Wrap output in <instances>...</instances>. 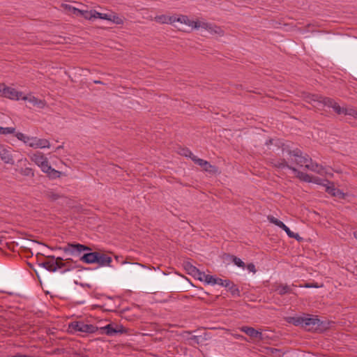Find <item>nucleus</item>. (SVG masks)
I'll return each mask as SVG.
<instances>
[{"instance_id":"4d7b16f0","label":"nucleus","mask_w":357,"mask_h":357,"mask_svg":"<svg viewBox=\"0 0 357 357\" xmlns=\"http://www.w3.org/2000/svg\"><path fill=\"white\" fill-rule=\"evenodd\" d=\"M68 270H69L68 268H66L65 270H63V271H62V273H65V272H66V271H68Z\"/></svg>"},{"instance_id":"a18cd8bd","label":"nucleus","mask_w":357,"mask_h":357,"mask_svg":"<svg viewBox=\"0 0 357 357\" xmlns=\"http://www.w3.org/2000/svg\"><path fill=\"white\" fill-rule=\"evenodd\" d=\"M56 262L58 263V270L66 266L68 262H63V259L61 257H56Z\"/></svg>"},{"instance_id":"13d9d810","label":"nucleus","mask_w":357,"mask_h":357,"mask_svg":"<svg viewBox=\"0 0 357 357\" xmlns=\"http://www.w3.org/2000/svg\"><path fill=\"white\" fill-rule=\"evenodd\" d=\"M2 90H3L2 86L0 85V92L2 93Z\"/></svg>"},{"instance_id":"5701e85b","label":"nucleus","mask_w":357,"mask_h":357,"mask_svg":"<svg viewBox=\"0 0 357 357\" xmlns=\"http://www.w3.org/2000/svg\"><path fill=\"white\" fill-rule=\"evenodd\" d=\"M94 10H82L75 8V13H79L84 19L91 20L94 19Z\"/></svg>"},{"instance_id":"dca6fc26","label":"nucleus","mask_w":357,"mask_h":357,"mask_svg":"<svg viewBox=\"0 0 357 357\" xmlns=\"http://www.w3.org/2000/svg\"><path fill=\"white\" fill-rule=\"evenodd\" d=\"M22 100H26L31 103L33 106H36L39 108H44L46 103L45 100H40L33 96H23Z\"/></svg>"},{"instance_id":"e433bc0d","label":"nucleus","mask_w":357,"mask_h":357,"mask_svg":"<svg viewBox=\"0 0 357 357\" xmlns=\"http://www.w3.org/2000/svg\"><path fill=\"white\" fill-rule=\"evenodd\" d=\"M93 13H94L93 15H95L94 19L100 18V19L106 20H108L109 19H110L109 17V13H101L95 10H94Z\"/></svg>"},{"instance_id":"c756f323","label":"nucleus","mask_w":357,"mask_h":357,"mask_svg":"<svg viewBox=\"0 0 357 357\" xmlns=\"http://www.w3.org/2000/svg\"><path fill=\"white\" fill-rule=\"evenodd\" d=\"M0 135H10V134H15L17 133V132H15V128H13V127H6V128H3V127H0Z\"/></svg>"},{"instance_id":"603ef678","label":"nucleus","mask_w":357,"mask_h":357,"mask_svg":"<svg viewBox=\"0 0 357 357\" xmlns=\"http://www.w3.org/2000/svg\"><path fill=\"white\" fill-rule=\"evenodd\" d=\"M198 339H199V337H198V336H196V335H195V336H193V337H192V340H195V341H196V342H198Z\"/></svg>"},{"instance_id":"5fc2aeb1","label":"nucleus","mask_w":357,"mask_h":357,"mask_svg":"<svg viewBox=\"0 0 357 357\" xmlns=\"http://www.w3.org/2000/svg\"><path fill=\"white\" fill-rule=\"evenodd\" d=\"M134 265H136V266H142V267H144V266L141 265L139 263H135L133 264Z\"/></svg>"},{"instance_id":"b1692460","label":"nucleus","mask_w":357,"mask_h":357,"mask_svg":"<svg viewBox=\"0 0 357 357\" xmlns=\"http://www.w3.org/2000/svg\"><path fill=\"white\" fill-rule=\"evenodd\" d=\"M33 149L50 148V143L46 139L38 138L36 144H33Z\"/></svg>"},{"instance_id":"c9c22d12","label":"nucleus","mask_w":357,"mask_h":357,"mask_svg":"<svg viewBox=\"0 0 357 357\" xmlns=\"http://www.w3.org/2000/svg\"><path fill=\"white\" fill-rule=\"evenodd\" d=\"M217 278H215L213 275L206 274L205 278L203 279L206 283L214 285L216 284Z\"/></svg>"},{"instance_id":"f704fd0d","label":"nucleus","mask_w":357,"mask_h":357,"mask_svg":"<svg viewBox=\"0 0 357 357\" xmlns=\"http://www.w3.org/2000/svg\"><path fill=\"white\" fill-rule=\"evenodd\" d=\"M230 257L232 259L233 263L238 267L244 268L245 266V263L238 257L231 255Z\"/></svg>"},{"instance_id":"0eeeda50","label":"nucleus","mask_w":357,"mask_h":357,"mask_svg":"<svg viewBox=\"0 0 357 357\" xmlns=\"http://www.w3.org/2000/svg\"><path fill=\"white\" fill-rule=\"evenodd\" d=\"M325 98L326 97L318 94L306 93L304 95L305 100L317 107H323Z\"/></svg>"},{"instance_id":"7ed1b4c3","label":"nucleus","mask_w":357,"mask_h":357,"mask_svg":"<svg viewBox=\"0 0 357 357\" xmlns=\"http://www.w3.org/2000/svg\"><path fill=\"white\" fill-rule=\"evenodd\" d=\"M59 249L62 250L65 253L74 257L79 256L81 252L84 251L91 250V248L79 243H68L66 246L59 248Z\"/></svg>"},{"instance_id":"58836bf2","label":"nucleus","mask_w":357,"mask_h":357,"mask_svg":"<svg viewBox=\"0 0 357 357\" xmlns=\"http://www.w3.org/2000/svg\"><path fill=\"white\" fill-rule=\"evenodd\" d=\"M205 275L206 274L204 272H202L199 269H197L195 272V274L192 275V277L200 281H204L203 278H205Z\"/></svg>"},{"instance_id":"c85d7f7f","label":"nucleus","mask_w":357,"mask_h":357,"mask_svg":"<svg viewBox=\"0 0 357 357\" xmlns=\"http://www.w3.org/2000/svg\"><path fill=\"white\" fill-rule=\"evenodd\" d=\"M46 174L50 178L55 179L61 176V172L51 167Z\"/></svg>"},{"instance_id":"473e14b6","label":"nucleus","mask_w":357,"mask_h":357,"mask_svg":"<svg viewBox=\"0 0 357 357\" xmlns=\"http://www.w3.org/2000/svg\"><path fill=\"white\" fill-rule=\"evenodd\" d=\"M155 20L157 22L160 24H169V22H170L169 16L166 15H158L155 17Z\"/></svg>"},{"instance_id":"a19ab883","label":"nucleus","mask_w":357,"mask_h":357,"mask_svg":"<svg viewBox=\"0 0 357 357\" xmlns=\"http://www.w3.org/2000/svg\"><path fill=\"white\" fill-rule=\"evenodd\" d=\"M179 153L185 157H189L192 160L193 156H195L188 149H181Z\"/></svg>"},{"instance_id":"f257e3e1","label":"nucleus","mask_w":357,"mask_h":357,"mask_svg":"<svg viewBox=\"0 0 357 357\" xmlns=\"http://www.w3.org/2000/svg\"><path fill=\"white\" fill-rule=\"evenodd\" d=\"M287 153L290 157L294 158L290 159L291 163H294L301 167H305V169L320 175L327 174L326 169L322 165L314 162L307 154H303L300 149L288 150Z\"/></svg>"},{"instance_id":"72a5a7b5","label":"nucleus","mask_w":357,"mask_h":357,"mask_svg":"<svg viewBox=\"0 0 357 357\" xmlns=\"http://www.w3.org/2000/svg\"><path fill=\"white\" fill-rule=\"evenodd\" d=\"M45 196L52 201H55L59 198V195L54 192L52 190H47L45 192Z\"/></svg>"},{"instance_id":"aec40b11","label":"nucleus","mask_w":357,"mask_h":357,"mask_svg":"<svg viewBox=\"0 0 357 357\" xmlns=\"http://www.w3.org/2000/svg\"><path fill=\"white\" fill-rule=\"evenodd\" d=\"M0 157L5 163L10 165L14 164V160L12 155L3 146H2L0 150Z\"/></svg>"},{"instance_id":"f3484780","label":"nucleus","mask_w":357,"mask_h":357,"mask_svg":"<svg viewBox=\"0 0 357 357\" xmlns=\"http://www.w3.org/2000/svg\"><path fill=\"white\" fill-rule=\"evenodd\" d=\"M176 20L177 22L184 24L194 29H199L198 22L190 20L187 15H179Z\"/></svg>"},{"instance_id":"1a4fd4ad","label":"nucleus","mask_w":357,"mask_h":357,"mask_svg":"<svg viewBox=\"0 0 357 357\" xmlns=\"http://www.w3.org/2000/svg\"><path fill=\"white\" fill-rule=\"evenodd\" d=\"M239 330L241 332L245 333L247 335H248L252 339L257 340H262L264 339L262 333L252 327L243 326L240 327Z\"/></svg>"},{"instance_id":"09e8293b","label":"nucleus","mask_w":357,"mask_h":357,"mask_svg":"<svg viewBox=\"0 0 357 357\" xmlns=\"http://www.w3.org/2000/svg\"><path fill=\"white\" fill-rule=\"evenodd\" d=\"M177 17H178V15L169 16V19L170 21V22H169V24H172L175 22H177V20H176Z\"/></svg>"},{"instance_id":"a878e982","label":"nucleus","mask_w":357,"mask_h":357,"mask_svg":"<svg viewBox=\"0 0 357 357\" xmlns=\"http://www.w3.org/2000/svg\"><path fill=\"white\" fill-rule=\"evenodd\" d=\"M276 291L278 293L279 295L283 296L286 294L291 293V288L290 286L287 284H280L276 288Z\"/></svg>"},{"instance_id":"4c0bfd02","label":"nucleus","mask_w":357,"mask_h":357,"mask_svg":"<svg viewBox=\"0 0 357 357\" xmlns=\"http://www.w3.org/2000/svg\"><path fill=\"white\" fill-rule=\"evenodd\" d=\"M344 114L354 116L355 119L357 117V110L354 108H344Z\"/></svg>"},{"instance_id":"cd10ccee","label":"nucleus","mask_w":357,"mask_h":357,"mask_svg":"<svg viewBox=\"0 0 357 357\" xmlns=\"http://www.w3.org/2000/svg\"><path fill=\"white\" fill-rule=\"evenodd\" d=\"M183 268L188 273V274L192 276L193 274H195V272L198 268L192 265L190 261H184L183 263Z\"/></svg>"},{"instance_id":"7c9ffc66","label":"nucleus","mask_w":357,"mask_h":357,"mask_svg":"<svg viewBox=\"0 0 357 357\" xmlns=\"http://www.w3.org/2000/svg\"><path fill=\"white\" fill-rule=\"evenodd\" d=\"M109 17L110 19H109L108 21H111L116 24H122L123 23V19L114 13H109Z\"/></svg>"},{"instance_id":"ea45409f","label":"nucleus","mask_w":357,"mask_h":357,"mask_svg":"<svg viewBox=\"0 0 357 357\" xmlns=\"http://www.w3.org/2000/svg\"><path fill=\"white\" fill-rule=\"evenodd\" d=\"M229 284H231V280H222L218 278H217L216 284L227 287L229 286Z\"/></svg>"},{"instance_id":"4468645a","label":"nucleus","mask_w":357,"mask_h":357,"mask_svg":"<svg viewBox=\"0 0 357 357\" xmlns=\"http://www.w3.org/2000/svg\"><path fill=\"white\" fill-rule=\"evenodd\" d=\"M325 106L333 108L335 112L338 114L344 113V108L340 107L333 98L326 97L324 100L323 107Z\"/></svg>"},{"instance_id":"49530a36","label":"nucleus","mask_w":357,"mask_h":357,"mask_svg":"<svg viewBox=\"0 0 357 357\" xmlns=\"http://www.w3.org/2000/svg\"><path fill=\"white\" fill-rule=\"evenodd\" d=\"M303 181H305V182H307V183H311L312 181V176H311L310 175L305 173L303 177V179H302Z\"/></svg>"},{"instance_id":"412c9836","label":"nucleus","mask_w":357,"mask_h":357,"mask_svg":"<svg viewBox=\"0 0 357 357\" xmlns=\"http://www.w3.org/2000/svg\"><path fill=\"white\" fill-rule=\"evenodd\" d=\"M31 161L40 167L47 158L41 152H36L30 156Z\"/></svg>"},{"instance_id":"bf43d9fd","label":"nucleus","mask_w":357,"mask_h":357,"mask_svg":"<svg viewBox=\"0 0 357 357\" xmlns=\"http://www.w3.org/2000/svg\"><path fill=\"white\" fill-rule=\"evenodd\" d=\"M354 236H355V237L357 238V235H356V233H354Z\"/></svg>"},{"instance_id":"6e6552de","label":"nucleus","mask_w":357,"mask_h":357,"mask_svg":"<svg viewBox=\"0 0 357 357\" xmlns=\"http://www.w3.org/2000/svg\"><path fill=\"white\" fill-rule=\"evenodd\" d=\"M47 260L39 264V266L45 268L50 272H55L58 270V263L56 257L53 255L46 256Z\"/></svg>"},{"instance_id":"2f4dec72","label":"nucleus","mask_w":357,"mask_h":357,"mask_svg":"<svg viewBox=\"0 0 357 357\" xmlns=\"http://www.w3.org/2000/svg\"><path fill=\"white\" fill-rule=\"evenodd\" d=\"M20 173L22 175L26 176H30V177L34 176V172H33V169L31 167L22 168L20 170Z\"/></svg>"},{"instance_id":"8fccbe9b","label":"nucleus","mask_w":357,"mask_h":357,"mask_svg":"<svg viewBox=\"0 0 357 357\" xmlns=\"http://www.w3.org/2000/svg\"><path fill=\"white\" fill-rule=\"evenodd\" d=\"M12 357H31V356H28V355H23V354H18L13 356Z\"/></svg>"},{"instance_id":"c03bdc74","label":"nucleus","mask_w":357,"mask_h":357,"mask_svg":"<svg viewBox=\"0 0 357 357\" xmlns=\"http://www.w3.org/2000/svg\"><path fill=\"white\" fill-rule=\"evenodd\" d=\"M291 170L296 174V177L302 181L303 177L305 174L304 172L298 171L295 167H291Z\"/></svg>"},{"instance_id":"6e6d98bb","label":"nucleus","mask_w":357,"mask_h":357,"mask_svg":"<svg viewBox=\"0 0 357 357\" xmlns=\"http://www.w3.org/2000/svg\"><path fill=\"white\" fill-rule=\"evenodd\" d=\"M94 82L96 83V84H100L101 83L100 81H95Z\"/></svg>"},{"instance_id":"79ce46f5","label":"nucleus","mask_w":357,"mask_h":357,"mask_svg":"<svg viewBox=\"0 0 357 357\" xmlns=\"http://www.w3.org/2000/svg\"><path fill=\"white\" fill-rule=\"evenodd\" d=\"M39 167L41 169L43 172L46 174L52 167L49 165L48 159H47L41 165H40Z\"/></svg>"},{"instance_id":"de8ad7c7","label":"nucleus","mask_w":357,"mask_h":357,"mask_svg":"<svg viewBox=\"0 0 357 357\" xmlns=\"http://www.w3.org/2000/svg\"><path fill=\"white\" fill-rule=\"evenodd\" d=\"M246 267H247V269L250 272H252V273H256V268H255V266L254 264H252V263L248 264Z\"/></svg>"},{"instance_id":"9b49d317","label":"nucleus","mask_w":357,"mask_h":357,"mask_svg":"<svg viewBox=\"0 0 357 357\" xmlns=\"http://www.w3.org/2000/svg\"><path fill=\"white\" fill-rule=\"evenodd\" d=\"M101 333H105L107 335L113 336L118 333L122 334L125 330L122 326L114 327L112 324H107V326L100 328Z\"/></svg>"},{"instance_id":"393cba45","label":"nucleus","mask_w":357,"mask_h":357,"mask_svg":"<svg viewBox=\"0 0 357 357\" xmlns=\"http://www.w3.org/2000/svg\"><path fill=\"white\" fill-rule=\"evenodd\" d=\"M288 321H289V323H291L296 326L303 327V322L305 321V317H289Z\"/></svg>"},{"instance_id":"423d86ee","label":"nucleus","mask_w":357,"mask_h":357,"mask_svg":"<svg viewBox=\"0 0 357 357\" xmlns=\"http://www.w3.org/2000/svg\"><path fill=\"white\" fill-rule=\"evenodd\" d=\"M199 28L201 27L207 30L211 34L218 36H224V31L218 26L208 22H199Z\"/></svg>"},{"instance_id":"20e7f679","label":"nucleus","mask_w":357,"mask_h":357,"mask_svg":"<svg viewBox=\"0 0 357 357\" xmlns=\"http://www.w3.org/2000/svg\"><path fill=\"white\" fill-rule=\"evenodd\" d=\"M267 219L271 223H273L275 225L283 229L289 237L295 238L296 240H300L301 238L298 234H295L293 231H291L290 229L287 226H286L281 220L277 219L274 216L268 215L267 217Z\"/></svg>"},{"instance_id":"f03ea898","label":"nucleus","mask_w":357,"mask_h":357,"mask_svg":"<svg viewBox=\"0 0 357 357\" xmlns=\"http://www.w3.org/2000/svg\"><path fill=\"white\" fill-rule=\"evenodd\" d=\"M69 328L75 332L85 333H94L98 331V327L93 324H85L84 321H73L69 324Z\"/></svg>"},{"instance_id":"39448f33","label":"nucleus","mask_w":357,"mask_h":357,"mask_svg":"<svg viewBox=\"0 0 357 357\" xmlns=\"http://www.w3.org/2000/svg\"><path fill=\"white\" fill-rule=\"evenodd\" d=\"M322 322L317 318V316L310 317L307 315L305 317V321L303 322V328L307 331H317L321 325Z\"/></svg>"},{"instance_id":"4be33fe9","label":"nucleus","mask_w":357,"mask_h":357,"mask_svg":"<svg viewBox=\"0 0 357 357\" xmlns=\"http://www.w3.org/2000/svg\"><path fill=\"white\" fill-rule=\"evenodd\" d=\"M271 164L274 167L280 169L287 168L291 170V167H293L292 165H289V162L285 160V159L273 160L271 162Z\"/></svg>"},{"instance_id":"f8f14e48","label":"nucleus","mask_w":357,"mask_h":357,"mask_svg":"<svg viewBox=\"0 0 357 357\" xmlns=\"http://www.w3.org/2000/svg\"><path fill=\"white\" fill-rule=\"evenodd\" d=\"M326 183L324 186L326 188V192L328 194L331 195L333 197H337L340 199H344L345 197V195L343 192H342L340 190L336 188L333 184V183L326 181Z\"/></svg>"},{"instance_id":"37998d69","label":"nucleus","mask_w":357,"mask_h":357,"mask_svg":"<svg viewBox=\"0 0 357 357\" xmlns=\"http://www.w3.org/2000/svg\"><path fill=\"white\" fill-rule=\"evenodd\" d=\"M326 181H327V180L321 179L319 177H312V181L311 183H314L325 186L326 183Z\"/></svg>"},{"instance_id":"864d4df0","label":"nucleus","mask_w":357,"mask_h":357,"mask_svg":"<svg viewBox=\"0 0 357 357\" xmlns=\"http://www.w3.org/2000/svg\"><path fill=\"white\" fill-rule=\"evenodd\" d=\"M272 143H273V139H269V140L266 141V144L269 145V144H271Z\"/></svg>"},{"instance_id":"ddd939ff","label":"nucleus","mask_w":357,"mask_h":357,"mask_svg":"<svg viewBox=\"0 0 357 357\" xmlns=\"http://www.w3.org/2000/svg\"><path fill=\"white\" fill-rule=\"evenodd\" d=\"M15 137L18 140L31 148H33V144H36L38 139L36 137H30L20 132L15 133Z\"/></svg>"},{"instance_id":"3c124183","label":"nucleus","mask_w":357,"mask_h":357,"mask_svg":"<svg viewBox=\"0 0 357 357\" xmlns=\"http://www.w3.org/2000/svg\"><path fill=\"white\" fill-rule=\"evenodd\" d=\"M235 337L238 339H244V337L241 335H236Z\"/></svg>"},{"instance_id":"bb28decb","label":"nucleus","mask_w":357,"mask_h":357,"mask_svg":"<svg viewBox=\"0 0 357 357\" xmlns=\"http://www.w3.org/2000/svg\"><path fill=\"white\" fill-rule=\"evenodd\" d=\"M227 288H228L229 291L233 296L240 297V290L237 285H236L232 281H231V284H229V286L227 287Z\"/></svg>"},{"instance_id":"6ab92c4d","label":"nucleus","mask_w":357,"mask_h":357,"mask_svg":"<svg viewBox=\"0 0 357 357\" xmlns=\"http://www.w3.org/2000/svg\"><path fill=\"white\" fill-rule=\"evenodd\" d=\"M98 252L86 253L80 257V260L86 264H93L98 260Z\"/></svg>"},{"instance_id":"a211bd4d","label":"nucleus","mask_w":357,"mask_h":357,"mask_svg":"<svg viewBox=\"0 0 357 357\" xmlns=\"http://www.w3.org/2000/svg\"><path fill=\"white\" fill-rule=\"evenodd\" d=\"M192 161H194L197 165L203 167L205 171L211 172L215 167L211 165L208 161L204 160L203 159L199 158L197 156H193Z\"/></svg>"},{"instance_id":"9d476101","label":"nucleus","mask_w":357,"mask_h":357,"mask_svg":"<svg viewBox=\"0 0 357 357\" xmlns=\"http://www.w3.org/2000/svg\"><path fill=\"white\" fill-rule=\"evenodd\" d=\"M2 96L5 98L17 100L22 99L23 93L13 88L4 86L2 90Z\"/></svg>"},{"instance_id":"2eb2a0df","label":"nucleus","mask_w":357,"mask_h":357,"mask_svg":"<svg viewBox=\"0 0 357 357\" xmlns=\"http://www.w3.org/2000/svg\"><path fill=\"white\" fill-rule=\"evenodd\" d=\"M98 260L96 261L100 266H111L112 257L105 253L98 252Z\"/></svg>"}]
</instances>
